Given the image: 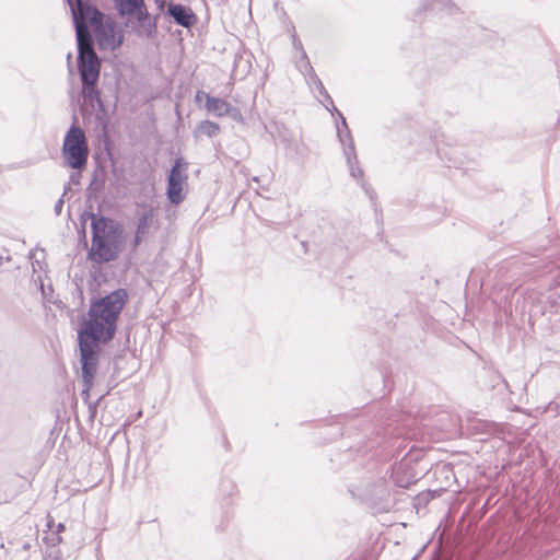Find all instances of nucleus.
<instances>
[{
	"label": "nucleus",
	"instance_id": "f257e3e1",
	"mask_svg": "<svg viewBox=\"0 0 560 560\" xmlns=\"http://www.w3.org/2000/svg\"><path fill=\"white\" fill-rule=\"evenodd\" d=\"M128 301V293L119 288L90 304L88 319L78 330L82 378L88 393L93 384L98 363L100 343L115 337L117 320Z\"/></svg>",
	"mask_w": 560,
	"mask_h": 560
},
{
	"label": "nucleus",
	"instance_id": "f03ea898",
	"mask_svg": "<svg viewBox=\"0 0 560 560\" xmlns=\"http://www.w3.org/2000/svg\"><path fill=\"white\" fill-rule=\"evenodd\" d=\"M91 219L92 242L89 259L96 264L109 262L120 254V232L114 222L93 212L84 213Z\"/></svg>",
	"mask_w": 560,
	"mask_h": 560
},
{
	"label": "nucleus",
	"instance_id": "7ed1b4c3",
	"mask_svg": "<svg viewBox=\"0 0 560 560\" xmlns=\"http://www.w3.org/2000/svg\"><path fill=\"white\" fill-rule=\"evenodd\" d=\"M62 154L67 164L72 168H82L88 163L89 148L83 130L72 125L62 144Z\"/></svg>",
	"mask_w": 560,
	"mask_h": 560
},
{
	"label": "nucleus",
	"instance_id": "20e7f679",
	"mask_svg": "<svg viewBox=\"0 0 560 560\" xmlns=\"http://www.w3.org/2000/svg\"><path fill=\"white\" fill-rule=\"evenodd\" d=\"M115 2L120 16L137 21L138 35L151 37L156 32V23L150 18L144 0H115Z\"/></svg>",
	"mask_w": 560,
	"mask_h": 560
},
{
	"label": "nucleus",
	"instance_id": "39448f33",
	"mask_svg": "<svg viewBox=\"0 0 560 560\" xmlns=\"http://www.w3.org/2000/svg\"><path fill=\"white\" fill-rule=\"evenodd\" d=\"M70 7L75 28L77 43L93 40L89 24L96 25L103 15L95 7L85 3L83 0H66Z\"/></svg>",
	"mask_w": 560,
	"mask_h": 560
},
{
	"label": "nucleus",
	"instance_id": "423d86ee",
	"mask_svg": "<svg viewBox=\"0 0 560 560\" xmlns=\"http://www.w3.org/2000/svg\"><path fill=\"white\" fill-rule=\"evenodd\" d=\"M340 124H336L337 128V136L339 138V141L341 142L343 147V154L347 161V165L349 167L350 176L361 180V186L365 190L366 194L370 195V188L366 186L363 178V170L360 166L353 139L350 132V129L347 125L346 118L342 114H339Z\"/></svg>",
	"mask_w": 560,
	"mask_h": 560
},
{
	"label": "nucleus",
	"instance_id": "0eeeda50",
	"mask_svg": "<svg viewBox=\"0 0 560 560\" xmlns=\"http://www.w3.org/2000/svg\"><path fill=\"white\" fill-rule=\"evenodd\" d=\"M78 68L82 83H96L100 77L101 61L94 50L93 40L79 42Z\"/></svg>",
	"mask_w": 560,
	"mask_h": 560
},
{
	"label": "nucleus",
	"instance_id": "6e6552de",
	"mask_svg": "<svg viewBox=\"0 0 560 560\" xmlns=\"http://www.w3.org/2000/svg\"><path fill=\"white\" fill-rule=\"evenodd\" d=\"M186 180V165H183L180 159H178L172 166L167 178L166 195L171 203L179 205L184 200L183 185Z\"/></svg>",
	"mask_w": 560,
	"mask_h": 560
},
{
	"label": "nucleus",
	"instance_id": "1a4fd4ad",
	"mask_svg": "<svg viewBox=\"0 0 560 560\" xmlns=\"http://www.w3.org/2000/svg\"><path fill=\"white\" fill-rule=\"evenodd\" d=\"M101 50H115L122 44V35H116L115 25L104 21V14L92 26Z\"/></svg>",
	"mask_w": 560,
	"mask_h": 560
},
{
	"label": "nucleus",
	"instance_id": "9d476101",
	"mask_svg": "<svg viewBox=\"0 0 560 560\" xmlns=\"http://www.w3.org/2000/svg\"><path fill=\"white\" fill-rule=\"evenodd\" d=\"M153 224L154 209L152 207H148L142 213L138 215L135 237L131 243L132 250H136L138 246L148 238Z\"/></svg>",
	"mask_w": 560,
	"mask_h": 560
},
{
	"label": "nucleus",
	"instance_id": "9b49d317",
	"mask_svg": "<svg viewBox=\"0 0 560 560\" xmlns=\"http://www.w3.org/2000/svg\"><path fill=\"white\" fill-rule=\"evenodd\" d=\"M167 13L174 19L176 24L184 27H190L197 21L192 10L183 4H170Z\"/></svg>",
	"mask_w": 560,
	"mask_h": 560
},
{
	"label": "nucleus",
	"instance_id": "f8f14e48",
	"mask_svg": "<svg viewBox=\"0 0 560 560\" xmlns=\"http://www.w3.org/2000/svg\"><path fill=\"white\" fill-rule=\"evenodd\" d=\"M206 108L215 116L222 117L230 113L231 105L225 100L206 94Z\"/></svg>",
	"mask_w": 560,
	"mask_h": 560
},
{
	"label": "nucleus",
	"instance_id": "ddd939ff",
	"mask_svg": "<svg viewBox=\"0 0 560 560\" xmlns=\"http://www.w3.org/2000/svg\"><path fill=\"white\" fill-rule=\"evenodd\" d=\"M386 495H388L387 487L385 481L380 479L373 485L371 490L366 491L364 499L371 502H376L378 500H383Z\"/></svg>",
	"mask_w": 560,
	"mask_h": 560
},
{
	"label": "nucleus",
	"instance_id": "4468645a",
	"mask_svg": "<svg viewBox=\"0 0 560 560\" xmlns=\"http://www.w3.org/2000/svg\"><path fill=\"white\" fill-rule=\"evenodd\" d=\"M219 131H220L219 125L211 120H202L196 127L197 133L207 136L209 138L217 136L219 133Z\"/></svg>",
	"mask_w": 560,
	"mask_h": 560
},
{
	"label": "nucleus",
	"instance_id": "2eb2a0df",
	"mask_svg": "<svg viewBox=\"0 0 560 560\" xmlns=\"http://www.w3.org/2000/svg\"><path fill=\"white\" fill-rule=\"evenodd\" d=\"M430 10L433 12L446 11L453 13L456 11V5L451 0H432Z\"/></svg>",
	"mask_w": 560,
	"mask_h": 560
},
{
	"label": "nucleus",
	"instance_id": "dca6fc26",
	"mask_svg": "<svg viewBox=\"0 0 560 560\" xmlns=\"http://www.w3.org/2000/svg\"><path fill=\"white\" fill-rule=\"evenodd\" d=\"M315 91L318 92V95L322 96L323 98H318V101L331 113L334 114V112L337 114V116L339 117V114H341L334 105V102L330 97V95L328 94V92L326 91L325 86L323 85V89L320 88H317L315 89Z\"/></svg>",
	"mask_w": 560,
	"mask_h": 560
},
{
	"label": "nucleus",
	"instance_id": "f3484780",
	"mask_svg": "<svg viewBox=\"0 0 560 560\" xmlns=\"http://www.w3.org/2000/svg\"><path fill=\"white\" fill-rule=\"evenodd\" d=\"M82 92L83 95L91 102H101V93L96 88V83H92L91 85L88 83H82Z\"/></svg>",
	"mask_w": 560,
	"mask_h": 560
},
{
	"label": "nucleus",
	"instance_id": "a211bd4d",
	"mask_svg": "<svg viewBox=\"0 0 560 560\" xmlns=\"http://www.w3.org/2000/svg\"><path fill=\"white\" fill-rule=\"evenodd\" d=\"M296 68L305 75V78L314 71L304 49H302V54L296 60Z\"/></svg>",
	"mask_w": 560,
	"mask_h": 560
},
{
	"label": "nucleus",
	"instance_id": "6ab92c4d",
	"mask_svg": "<svg viewBox=\"0 0 560 560\" xmlns=\"http://www.w3.org/2000/svg\"><path fill=\"white\" fill-rule=\"evenodd\" d=\"M275 127H276V131H270V133L275 138H278L287 147H290L291 145V139H290V135H289L287 128L284 127V125L275 124Z\"/></svg>",
	"mask_w": 560,
	"mask_h": 560
},
{
	"label": "nucleus",
	"instance_id": "aec40b11",
	"mask_svg": "<svg viewBox=\"0 0 560 560\" xmlns=\"http://www.w3.org/2000/svg\"><path fill=\"white\" fill-rule=\"evenodd\" d=\"M43 540L48 546L55 547L62 541V538L60 535H58V533H55L54 530H51V533L49 535L44 536Z\"/></svg>",
	"mask_w": 560,
	"mask_h": 560
},
{
	"label": "nucleus",
	"instance_id": "412c9836",
	"mask_svg": "<svg viewBox=\"0 0 560 560\" xmlns=\"http://www.w3.org/2000/svg\"><path fill=\"white\" fill-rule=\"evenodd\" d=\"M306 82L307 84L312 88V89H317V88H320L323 89V82L320 81V79L317 77V74L315 73V71H312V73H310L306 78Z\"/></svg>",
	"mask_w": 560,
	"mask_h": 560
},
{
	"label": "nucleus",
	"instance_id": "4be33fe9",
	"mask_svg": "<svg viewBox=\"0 0 560 560\" xmlns=\"http://www.w3.org/2000/svg\"><path fill=\"white\" fill-rule=\"evenodd\" d=\"M62 207H63V199H62V197H61V198H59V199L56 201V203H55V206H54V211H55V214H56V215H60V214H61Z\"/></svg>",
	"mask_w": 560,
	"mask_h": 560
},
{
	"label": "nucleus",
	"instance_id": "5701e85b",
	"mask_svg": "<svg viewBox=\"0 0 560 560\" xmlns=\"http://www.w3.org/2000/svg\"><path fill=\"white\" fill-rule=\"evenodd\" d=\"M293 45L295 48L300 49V51L302 52L303 47H302L301 42L296 38V35H293Z\"/></svg>",
	"mask_w": 560,
	"mask_h": 560
},
{
	"label": "nucleus",
	"instance_id": "b1692460",
	"mask_svg": "<svg viewBox=\"0 0 560 560\" xmlns=\"http://www.w3.org/2000/svg\"><path fill=\"white\" fill-rule=\"evenodd\" d=\"M47 527L50 530H54L55 527L54 518L50 515L47 516Z\"/></svg>",
	"mask_w": 560,
	"mask_h": 560
},
{
	"label": "nucleus",
	"instance_id": "393cba45",
	"mask_svg": "<svg viewBox=\"0 0 560 560\" xmlns=\"http://www.w3.org/2000/svg\"><path fill=\"white\" fill-rule=\"evenodd\" d=\"M63 530H65V525L62 523H59V524H57L56 530H54V532L58 533V535H60V533H62Z\"/></svg>",
	"mask_w": 560,
	"mask_h": 560
},
{
	"label": "nucleus",
	"instance_id": "a878e982",
	"mask_svg": "<svg viewBox=\"0 0 560 560\" xmlns=\"http://www.w3.org/2000/svg\"><path fill=\"white\" fill-rule=\"evenodd\" d=\"M101 184H96L94 180L90 185V189L97 190L100 188Z\"/></svg>",
	"mask_w": 560,
	"mask_h": 560
},
{
	"label": "nucleus",
	"instance_id": "bb28decb",
	"mask_svg": "<svg viewBox=\"0 0 560 560\" xmlns=\"http://www.w3.org/2000/svg\"><path fill=\"white\" fill-rule=\"evenodd\" d=\"M95 411H96V407L95 406H90V412H91V416L94 417L95 416Z\"/></svg>",
	"mask_w": 560,
	"mask_h": 560
},
{
	"label": "nucleus",
	"instance_id": "cd10ccee",
	"mask_svg": "<svg viewBox=\"0 0 560 560\" xmlns=\"http://www.w3.org/2000/svg\"><path fill=\"white\" fill-rule=\"evenodd\" d=\"M395 482L399 486V487H406V483H402L401 481H399L397 478L395 479Z\"/></svg>",
	"mask_w": 560,
	"mask_h": 560
},
{
	"label": "nucleus",
	"instance_id": "c85d7f7f",
	"mask_svg": "<svg viewBox=\"0 0 560 560\" xmlns=\"http://www.w3.org/2000/svg\"><path fill=\"white\" fill-rule=\"evenodd\" d=\"M71 57H72L71 52H69V54L67 55V60H68V62H69V63H70V60H71Z\"/></svg>",
	"mask_w": 560,
	"mask_h": 560
},
{
	"label": "nucleus",
	"instance_id": "c756f323",
	"mask_svg": "<svg viewBox=\"0 0 560 560\" xmlns=\"http://www.w3.org/2000/svg\"><path fill=\"white\" fill-rule=\"evenodd\" d=\"M71 180H77V177H74V175H71Z\"/></svg>",
	"mask_w": 560,
	"mask_h": 560
},
{
	"label": "nucleus",
	"instance_id": "7c9ffc66",
	"mask_svg": "<svg viewBox=\"0 0 560 560\" xmlns=\"http://www.w3.org/2000/svg\"><path fill=\"white\" fill-rule=\"evenodd\" d=\"M71 180H77V177H74V175H71Z\"/></svg>",
	"mask_w": 560,
	"mask_h": 560
}]
</instances>
